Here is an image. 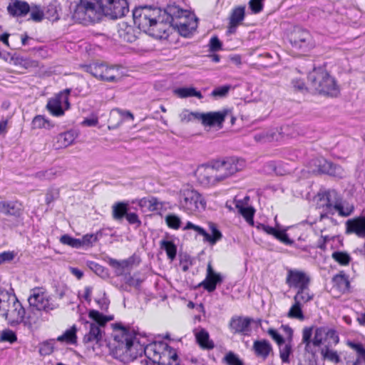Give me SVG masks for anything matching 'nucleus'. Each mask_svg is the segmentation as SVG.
Instances as JSON below:
<instances>
[{
	"label": "nucleus",
	"mask_w": 365,
	"mask_h": 365,
	"mask_svg": "<svg viewBox=\"0 0 365 365\" xmlns=\"http://www.w3.org/2000/svg\"><path fill=\"white\" fill-rule=\"evenodd\" d=\"M56 175V171L53 169L42 170L35 173L34 176L40 180H52Z\"/></svg>",
	"instance_id": "nucleus-58"
},
{
	"label": "nucleus",
	"mask_w": 365,
	"mask_h": 365,
	"mask_svg": "<svg viewBox=\"0 0 365 365\" xmlns=\"http://www.w3.org/2000/svg\"><path fill=\"white\" fill-rule=\"evenodd\" d=\"M222 281V276L213 269L212 264L210 262L207 267L206 277L199 286L202 287L208 292H212L215 290L217 285L221 284Z\"/></svg>",
	"instance_id": "nucleus-15"
},
{
	"label": "nucleus",
	"mask_w": 365,
	"mask_h": 365,
	"mask_svg": "<svg viewBox=\"0 0 365 365\" xmlns=\"http://www.w3.org/2000/svg\"><path fill=\"white\" fill-rule=\"evenodd\" d=\"M128 212V205L124 202H116L113 205V217L115 220H122Z\"/></svg>",
	"instance_id": "nucleus-39"
},
{
	"label": "nucleus",
	"mask_w": 365,
	"mask_h": 365,
	"mask_svg": "<svg viewBox=\"0 0 365 365\" xmlns=\"http://www.w3.org/2000/svg\"><path fill=\"white\" fill-rule=\"evenodd\" d=\"M30 305V311L27 317V322L29 324H36L38 321V317L34 318L32 314H35V311L41 312L44 311L48 313L51 310L57 308L58 305L51 301L47 295L41 292L39 289H34L33 293L28 299Z\"/></svg>",
	"instance_id": "nucleus-4"
},
{
	"label": "nucleus",
	"mask_w": 365,
	"mask_h": 365,
	"mask_svg": "<svg viewBox=\"0 0 365 365\" xmlns=\"http://www.w3.org/2000/svg\"><path fill=\"white\" fill-rule=\"evenodd\" d=\"M180 208L188 214H195L205 209L206 202L196 190L185 187L180 190L179 195Z\"/></svg>",
	"instance_id": "nucleus-5"
},
{
	"label": "nucleus",
	"mask_w": 365,
	"mask_h": 365,
	"mask_svg": "<svg viewBox=\"0 0 365 365\" xmlns=\"http://www.w3.org/2000/svg\"><path fill=\"white\" fill-rule=\"evenodd\" d=\"M155 365H180L176 351L168 345L159 356V361Z\"/></svg>",
	"instance_id": "nucleus-25"
},
{
	"label": "nucleus",
	"mask_w": 365,
	"mask_h": 365,
	"mask_svg": "<svg viewBox=\"0 0 365 365\" xmlns=\"http://www.w3.org/2000/svg\"><path fill=\"white\" fill-rule=\"evenodd\" d=\"M321 354L324 360H328L334 364H338L341 361L340 356L334 350L329 349L328 345L321 349Z\"/></svg>",
	"instance_id": "nucleus-42"
},
{
	"label": "nucleus",
	"mask_w": 365,
	"mask_h": 365,
	"mask_svg": "<svg viewBox=\"0 0 365 365\" xmlns=\"http://www.w3.org/2000/svg\"><path fill=\"white\" fill-rule=\"evenodd\" d=\"M98 235L101 236V233L97 232L96 234L85 235L81 239H80L81 247L83 246L92 245L98 240Z\"/></svg>",
	"instance_id": "nucleus-57"
},
{
	"label": "nucleus",
	"mask_w": 365,
	"mask_h": 365,
	"mask_svg": "<svg viewBox=\"0 0 365 365\" xmlns=\"http://www.w3.org/2000/svg\"><path fill=\"white\" fill-rule=\"evenodd\" d=\"M53 127V125L46 119L43 115H38L34 118L31 123V128L33 129L46 128L50 129Z\"/></svg>",
	"instance_id": "nucleus-43"
},
{
	"label": "nucleus",
	"mask_w": 365,
	"mask_h": 365,
	"mask_svg": "<svg viewBox=\"0 0 365 365\" xmlns=\"http://www.w3.org/2000/svg\"><path fill=\"white\" fill-rule=\"evenodd\" d=\"M326 202L322 206L328 213H336V207L339 202L341 195L335 190H329L324 195Z\"/></svg>",
	"instance_id": "nucleus-24"
},
{
	"label": "nucleus",
	"mask_w": 365,
	"mask_h": 365,
	"mask_svg": "<svg viewBox=\"0 0 365 365\" xmlns=\"http://www.w3.org/2000/svg\"><path fill=\"white\" fill-rule=\"evenodd\" d=\"M230 88L231 86L230 85L217 87L212 91L211 96L213 97L224 98L228 94Z\"/></svg>",
	"instance_id": "nucleus-60"
},
{
	"label": "nucleus",
	"mask_w": 365,
	"mask_h": 365,
	"mask_svg": "<svg viewBox=\"0 0 365 365\" xmlns=\"http://www.w3.org/2000/svg\"><path fill=\"white\" fill-rule=\"evenodd\" d=\"M314 297V294L310 293L309 286L304 288L302 287L297 290V294L294 297V301L299 302L300 304L311 301Z\"/></svg>",
	"instance_id": "nucleus-38"
},
{
	"label": "nucleus",
	"mask_w": 365,
	"mask_h": 365,
	"mask_svg": "<svg viewBox=\"0 0 365 365\" xmlns=\"http://www.w3.org/2000/svg\"><path fill=\"white\" fill-rule=\"evenodd\" d=\"M160 248L164 250L167 254L168 258L173 261L177 255V246L173 241L162 240L160 242Z\"/></svg>",
	"instance_id": "nucleus-35"
},
{
	"label": "nucleus",
	"mask_w": 365,
	"mask_h": 365,
	"mask_svg": "<svg viewBox=\"0 0 365 365\" xmlns=\"http://www.w3.org/2000/svg\"><path fill=\"white\" fill-rule=\"evenodd\" d=\"M257 228L258 230H263L264 232H266L268 235L274 236L275 238H276V235H277V234H279V231L280 230L279 225L278 224H277V227L275 228V227H271L269 225L259 223L257 225Z\"/></svg>",
	"instance_id": "nucleus-59"
},
{
	"label": "nucleus",
	"mask_w": 365,
	"mask_h": 365,
	"mask_svg": "<svg viewBox=\"0 0 365 365\" xmlns=\"http://www.w3.org/2000/svg\"><path fill=\"white\" fill-rule=\"evenodd\" d=\"M314 164L317 168L314 171H317L319 173L339 178H341L343 175V170L341 166L328 161L323 158L314 160Z\"/></svg>",
	"instance_id": "nucleus-13"
},
{
	"label": "nucleus",
	"mask_w": 365,
	"mask_h": 365,
	"mask_svg": "<svg viewBox=\"0 0 365 365\" xmlns=\"http://www.w3.org/2000/svg\"><path fill=\"white\" fill-rule=\"evenodd\" d=\"M88 317L91 319L98 324L99 326L104 327L106 323L113 319V316H105L102 313L95 309H91L88 312Z\"/></svg>",
	"instance_id": "nucleus-36"
},
{
	"label": "nucleus",
	"mask_w": 365,
	"mask_h": 365,
	"mask_svg": "<svg viewBox=\"0 0 365 365\" xmlns=\"http://www.w3.org/2000/svg\"><path fill=\"white\" fill-rule=\"evenodd\" d=\"M112 326L116 332L113 337L118 343V349H122L123 353L129 355L133 359L142 356L144 354L149 361L155 365L159 361L162 350L168 347V344L164 343H153L145 346L137 340L135 334L130 332L129 328L123 327L120 323H115Z\"/></svg>",
	"instance_id": "nucleus-1"
},
{
	"label": "nucleus",
	"mask_w": 365,
	"mask_h": 365,
	"mask_svg": "<svg viewBox=\"0 0 365 365\" xmlns=\"http://www.w3.org/2000/svg\"><path fill=\"white\" fill-rule=\"evenodd\" d=\"M288 41L293 51L299 53L309 51L315 46V42L309 31L296 27L288 35Z\"/></svg>",
	"instance_id": "nucleus-6"
},
{
	"label": "nucleus",
	"mask_w": 365,
	"mask_h": 365,
	"mask_svg": "<svg viewBox=\"0 0 365 365\" xmlns=\"http://www.w3.org/2000/svg\"><path fill=\"white\" fill-rule=\"evenodd\" d=\"M252 350L257 357L265 360L272 351V346L267 339L255 340L253 343Z\"/></svg>",
	"instance_id": "nucleus-26"
},
{
	"label": "nucleus",
	"mask_w": 365,
	"mask_h": 365,
	"mask_svg": "<svg viewBox=\"0 0 365 365\" xmlns=\"http://www.w3.org/2000/svg\"><path fill=\"white\" fill-rule=\"evenodd\" d=\"M88 324V322H87ZM98 324L95 322L89 323V331L83 337L84 343L96 341L98 343L102 338L101 330Z\"/></svg>",
	"instance_id": "nucleus-29"
},
{
	"label": "nucleus",
	"mask_w": 365,
	"mask_h": 365,
	"mask_svg": "<svg viewBox=\"0 0 365 365\" xmlns=\"http://www.w3.org/2000/svg\"><path fill=\"white\" fill-rule=\"evenodd\" d=\"M287 316L289 318L303 320L304 319V316L302 310V304H300L299 302H294V304L291 307L290 309L289 310Z\"/></svg>",
	"instance_id": "nucleus-50"
},
{
	"label": "nucleus",
	"mask_w": 365,
	"mask_h": 365,
	"mask_svg": "<svg viewBox=\"0 0 365 365\" xmlns=\"http://www.w3.org/2000/svg\"><path fill=\"white\" fill-rule=\"evenodd\" d=\"M185 15H190V11L186 9H181L175 3L168 4L165 9L162 11V16H163V23L167 24L168 31L173 25L180 20Z\"/></svg>",
	"instance_id": "nucleus-12"
},
{
	"label": "nucleus",
	"mask_w": 365,
	"mask_h": 365,
	"mask_svg": "<svg viewBox=\"0 0 365 365\" xmlns=\"http://www.w3.org/2000/svg\"><path fill=\"white\" fill-rule=\"evenodd\" d=\"M235 207L239 213L242 215L246 222L251 226L254 225V215L255 210L252 207H246L242 200H235Z\"/></svg>",
	"instance_id": "nucleus-28"
},
{
	"label": "nucleus",
	"mask_w": 365,
	"mask_h": 365,
	"mask_svg": "<svg viewBox=\"0 0 365 365\" xmlns=\"http://www.w3.org/2000/svg\"><path fill=\"white\" fill-rule=\"evenodd\" d=\"M1 341L14 343L17 340L16 334L9 329L4 330L1 334Z\"/></svg>",
	"instance_id": "nucleus-62"
},
{
	"label": "nucleus",
	"mask_w": 365,
	"mask_h": 365,
	"mask_svg": "<svg viewBox=\"0 0 365 365\" xmlns=\"http://www.w3.org/2000/svg\"><path fill=\"white\" fill-rule=\"evenodd\" d=\"M108 263L110 267L115 269V272L117 275H120L123 274L124 269L130 266V264H131V261L130 259L118 261L113 258H109L108 260Z\"/></svg>",
	"instance_id": "nucleus-41"
},
{
	"label": "nucleus",
	"mask_w": 365,
	"mask_h": 365,
	"mask_svg": "<svg viewBox=\"0 0 365 365\" xmlns=\"http://www.w3.org/2000/svg\"><path fill=\"white\" fill-rule=\"evenodd\" d=\"M245 6H238L232 10L230 17V24L232 26H237L245 18Z\"/></svg>",
	"instance_id": "nucleus-40"
},
{
	"label": "nucleus",
	"mask_w": 365,
	"mask_h": 365,
	"mask_svg": "<svg viewBox=\"0 0 365 365\" xmlns=\"http://www.w3.org/2000/svg\"><path fill=\"white\" fill-rule=\"evenodd\" d=\"M254 139L257 142L266 143L273 139V135L267 131H262L254 135Z\"/></svg>",
	"instance_id": "nucleus-63"
},
{
	"label": "nucleus",
	"mask_w": 365,
	"mask_h": 365,
	"mask_svg": "<svg viewBox=\"0 0 365 365\" xmlns=\"http://www.w3.org/2000/svg\"><path fill=\"white\" fill-rule=\"evenodd\" d=\"M30 9V5L25 1L11 0L7 6V11L14 17H23L29 13Z\"/></svg>",
	"instance_id": "nucleus-22"
},
{
	"label": "nucleus",
	"mask_w": 365,
	"mask_h": 365,
	"mask_svg": "<svg viewBox=\"0 0 365 365\" xmlns=\"http://www.w3.org/2000/svg\"><path fill=\"white\" fill-rule=\"evenodd\" d=\"M332 258L341 265H348L351 261L350 255L346 252L336 251L331 255Z\"/></svg>",
	"instance_id": "nucleus-48"
},
{
	"label": "nucleus",
	"mask_w": 365,
	"mask_h": 365,
	"mask_svg": "<svg viewBox=\"0 0 365 365\" xmlns=\"http://www.w3.org/2000/svg\"><path fill=\"white\" fill-rule=\"evenodd\" d=\"M346 233L355 234L359 237H365V215L346 222Z\"/></svg>",
	"instance_id": "nucleus-20"
},
{
	"label": "nucleus",
	"mask_w": 365,
	"mask_h": 365,
	"mask_svg": "<svg viewBox=\"0 0 365 365\" xmlns=\"http://www.w3.org/2000/svg\"><path fill=\"white\" fill-rule=\"evenodd\" d=\"M16 297L14 294H11L8 291L0 289V312L1 315L4 317H7L9 309L16 301Z\"/></svg>",
	"instance_id": "nucleus-27"
},
{
	"label": "nucleus",
	"mask_w": 365,
	"mask_h": 365,
	"mask_svg": "<svg viewBox=\"0 0 365 365\" xmlns=\"http://www.w3.org/2000/svg\"><path fill=\"white\" fill-rule=\"evenodd\" d=\"M165 222L169 227L175 230L179 229L181 225L180 218L174 214L168 215L165 217Z\"/></svg>",
	"instance_id": "nucleus-54"
},
{
	"label": "nucleus",
	"mask_w": 365,
	"mask_h": 365,
	"mask_svg": "<svg viewBox=\"0 0 365 365\" xmlns=\"http://www.w3.org/2000/svg\"><path fill=\"white\" fill-rule=\"evenodd\" d=\"M200 112H190L187 110H184L180 116L181 121L187 123L193 120H200Z\"/></svg>",
	"instance_id": "nucleus-55"
},
{
	"label": "nucleus",
	"mask_w": 365,
	"mask_h": 365,
	"mask_svg": "<svg viewBox=\"0 0 365 365\" xmlns=\"http://www.w3.org/2000/svg\"><path fill=\"white\" fill-rule=\"evenodd\" d=\"M75 140V135L73 131H67L59 134L57 137V141L60 144V147L66 148Z\"/></svg>",
	"instance_id": "nucleus-46"
},
{
	"label": "nucleus",
	"mask_w": 365,
	"mask_h": 365,
	"mask_svg": "<svg viewBox=\"0 0 365 365\" xmlns=\"http://www.w3.org/2000/svg\"><path fill=\"white\" fill-rule=\"evenodd\" d=\"M252 319L241 316H234L229 323V328L232 334H240L248 335L250 329V324Z\"/></svg>",
	"instance_id": "nucleus-14"
},
{
	"label": "nucleus",
	"mask_w": 365,
	"mask_h": 365,
	"mask_svg": "<svg viewBox=\"0 0 365 365\" xmlns=\"http://www.w3.org/2000/svg\"><path fill=\"white\" fill-rule=\"evenodd\" d=\"M245 166V162L243 159L234 157L228 158L224 160L215 161V167L223 178V180L235 173L242 170Z\"/></svg>",
	"instance_id": "nucleus-8"
},
{
	"label": "nucleus",
	"mask_w": 365,
	"mask_h": 365,
	"mask_svg": "<svg viewBox=\"0 0 365 365\" xmlns=\"http://www.w3.org/2000/svg\"><path fill=\"white\" fill-rule=\"evenodd\" d=\"M230 110L224 109L217 112L201 113L200 121L204 125L214 126L215 125L222 127L225 118L229 115Z\"/></svg>",
	"instance_id": "nucleus-16"
},
{
	"label": "nucleus",
	"mask_w": 365,
	"mask_h": 365,
	"mask_svg": "<svg viewBox=\"0 0 365 365\" xmlns=\"http://www.w3.org/2000/svg\"><path fill=\"white\" fill-rule=\"evenodd\" d=\"M332 282L340 291L346 292L349 289V277L343 271L333 277Z\"/></svg>",
	"instance_id": "nucleus-31"
},
{
	"label": "nucleus",
	"mask_w": 365,
	"mask_h": 365,
	"mask_svg": "<svg viewBox=\"0 0 365 365\" xmlns=\"http://www.w3.org/2000/svg\"><path fill=\"white\" fill-rule=\"evenodd\" d=\"M60 242L63 244L68 245L73 248H80L81 247V243L80 242V239H76L71 237L68 235H63L60 238Z\"/></svg>",
	"instance_id": "nucleus-51"
},
{
	"label": "nucleus",
	"mask_w": 365,
	"mask_h": 365,
	"mask_svg": "<svg viewBox=\"0 0 365 365\" xmlns=\"http://www.w3.org/2000/svg\"><path fill=\"white\" fill-rule=\"evenodd\" d=\"M197 342L200 346L204 349H212L215 347L214 342L210 339L209 333L204 329H202L195 334Z\"/></svg>",
	"instance_id": "nucleus-30"
},
{
	"label": "nucleus",
	"mask_w": 365,
	"mask_h": 365,
	"mask_svg": "<svg viewBox=\"0 0 365 365\" xmlns=\"http://www.w3.org/2000/svg\"><path fill=\"white\" fill-rule=\"evenodd\" d=\"M115 113H117L120 116V120L118 122L116 125H109V129H115L119 127L120 125L123 123L124 118H129L130 120L134 119L133 113L129 110H123L120 108H115L112 110L111 115H113Z\"/></svg>",
	"instance_id": "nucleus-47"
},
{
	"label": "nucleus",
	"mask_w": 365,
	"mask_h": 365,
	"mask_svg": "<svg viewBox=\"0 0 365 365\" xmlns=\"http://www.w3.org/2000/svg\"><path fill=\"white\" fill-rule=\"evenodd\" d=\"M30 8V19L35 22H41L45 17L41 5L32 4Z\"/></svg>",
	"instance_id": "nucleus-45"
},
{
	"label": "nucleus",
	"mask_w": 365,
	"mask_h": 365,
	"mask_svg": "<svg viewBox=\"0 0 365 365\" xmlns=\"http://www.w3.org/2000/svg\"><path fill=\"white\" fill-rule=\"evenodd\" d=\"M355 207L352 203L343 200L342 197L339 200V202L336 207V212L339 216L342 217H347L353 214Z\"/></svg>",
	"instance_id": "nucleus-32"
},
{
	"label": "nucleus",
	"mask_w": 365,
	"mask_h": 365,
	"mask_svg": "<svg viewBox=\"0 0 365 365\" xmlns=\"http://www.w3.org/2000/svg\"><path fill=\"white\" fill-rule=\"evenodd\" d=\"M11 308H12V310L9 309L7 317H4L8 320L9 324L11 326H16L23 322L25 318L26 312L17 298L16 299V301L14 302V304L11 305Z\"/></svg>",
	"instance_id": "nucleus-19"
},
{
	"label": "nucleus",
	"mask_w": 365,
	"mask_h": 365,
	"mask_svg": "<svg viewBox=\"0 0 365 365\" xmlns=\"http://www.w3.org/2000/svg\"><path fill=\"white\" fill-rule=\"evenodd\" d=\"M70 93L71 89L66 88L48 100L46 108L53 115L61 116L64 115V110L69 109L68 96Z\"/></svg>",
	"instance_id": "nucleus-7"
},
{
	"label": "nucleus",
	"mask_w": 365,
	"mask_h": 365,
	"mask_svg": "<svg viewBox=\"0 0 365 365\" xmlns=\"http://www.w3.org/2000/svg\"><path fill=\"white\" fill-rule=\"evenodd\" d=\"M287 230H279V234L276 235V239L282 242V243L287 245H292L294 244V240H291L288 235L286 233Z\"/></svg>",
	"instance_id": "nucleus-64"
},
{
	"label": "nucleus",
	"mask_w": 365,
	"mask_h": 365,
	"mask_svg": "<svg viewBox=\"0 0 365 365\" xmlns=\"http://www.w3.org/2000/svg\"><path fill=\"white\" fill-rule=\"evenodd\" d=\"M292 341H288L287 343L284 342L278 345L279 349V356L283 363L289 362V356L292 352V347L291 344Z\"/></svg>",
	"instance_id": "nucleus-44"
},
{
	"label": "nucleus",
	"mask_w": 365,
	"mask_h": 365,
	"mask_svg": "<svg viewBox=\"0 0 365 365\" xmlns=\"http://www.w3.org/2000/svg\"><path fill=\"white\" fill-rule=\"evenodd\" d=\"M0 213L19 218L23 214V207L16 201H0Z\"/></svg>",
	"instance_id": "nucleus-23"
},
{
	"label": "nucleus",
	"mask_w": 365,
	"mask_h": 365,
	"mask_svg": "<svg viewBox=\"0 0 365 365\" xmlns=\"http://www.w3.org/2000/svg\"><path fill=\"white\" fill-rule=\"evenodd\" d=\"M308 80L311 86L320 94L336 97L339 93L336 81L323 68H314L308 74Z\"/></svg>",
	"instance_id": "nucleus-3"
},
{
	"label": "nucleus",
	"mask_w": 365,
	"mask_h": 365,
	"mask_svg": "<svg viewBox=\"0 0 365 365\" xmlns=\"http://www.w3.org/2000/svg\"><path fill=\"white\" fill-rule=\"evenodd\" d=\"M326 341L325 328L319 327L315 330L314 336L312 340V344L314 346H319Z\"/></svg>",
	"instance_id": "nucleus-53"
},
{
	"label": "nucleus",
	"mask_w": 365,
	"mask_h": 365,
	"mask_svg": "<svg viewBox=\"0 0 365 365\" xmlns=\"http://www.w3.org/2000/svg\"><path fill=\"white\" fill-rule=\"evenodd\" d=\"M197 26V19H193L192 15H185L180 20L177 21L172 27L177 29L182 36H188Z\"/></svg>",
	"instance_id": "nucleus-18"
},
{
	"label": "nucleus",
	"mask_w": 365,
	"mask_h": 365,
	"mask_svg": "<svg viewBox=\"0 0 365 365\" xmlns=\"http://www.w3.org/2000/svg\"><path fill=\"white\" fill-rule=\"evenodd\" d=\"M76 331V327L73 325L70 329L66 330L62 335L58 336L56 341L65 342L68 344H75L77 341Z\"/></svg>",
	"instance_id": "nucleus-34"
},
{
	"label": "nucleus",
	"mask_w": 365,
	"mask_h": 365,
	"mask_svg": "<svg viewBox=\"0 0 365 365\" xmlns=\"http://www.w3.org/2000/svg\"><path fill=\"white\" fill-rule=\"evenodd\" d=\"M85 71L90 73L91 76L100 81H113V76H103V71H107V73L110 70H107V64L105 63H93L88 65L83 66Z\"/></svg>",
	"instance_id": "nucleus-21"
},
{
	"label": "nucleus",
	"mask_w": 365,
	"mask_h": 365,
	"mask_svg": "<svg viewBox=\"0 0 365 365\" xmlns=\"http://www.w3.org/2000/svg\"><path fill=\"white\" fill-rule=\"evenodd\" d=\"M175 93L180 98H182L188 97H196L198 99H202L203 98L202 93L193 87L179 88L175 91Z\"/></svg>",
	"instance_id": "nucleus-37"
},
{
	"label": "nucleus",
	"mask_w": 365,
	"mask_h": 365,
	"mask_svg": "<svg viewBox=\"0 0 365 365\" xmlns=\"http://www.w3.org/2000/svg\"><path fill=\"white\" fill-rule=\"evenodd\" d=\"M59 10V3L56 0L52 1L46 8L45 17L51 21H58L60 19Z\"/></svg>",
	"instance_id": "nucleus-33"
},
{
	"label": "nucleus",
	"mask_w": 365,
	"mask_h": 365,
	"mask_svg": "<svg viewBox=\"0 0 365 365\" xmlns=\"http://www.w3.org/2000/svg\"><path fill=\"white\" fill-rule=\"evenodd\" d=\"M54 344L55 339H50L41 343L39 347L40 354L42 356L51 354L53 351Z\"/></svg>",
	"instance_id": "nucleus-52"
},
{
	"label": "nucleus",
	"mask_w": 365,
	"mask_h": 365,
	"mask_svg": "<svg viewBox=\"0 0 365 365\" xmlns=\"http://www.w3.org/2000/svg\"><path fill=\"white\" fill-rule=\"evenodd\" d=\"M196 173L202 183L215 185L223 180V178L215 167V161L212 164L202 165L197 169Z\"/></svg>",
	"instance_id": "nucleus-11"
},
{
	"label": "nucleus",
	"mask_w": 365,
	"mask_h": 365,
	"mask_svg": "<svg viewBox=\"0 0 365 365\" xmlns=\"http://www.w3.org/2000/svg\"><path fill=\"white\" fill-rule=\"evenodd\" d=\"M101 1V0H81L78 9L83 10L91 22H98L105 16V4Z\"/></svg>",
	"instance_id": "nucleus-9"
},
{
	"label": "nucleus",
	"mask_w": 365,
	"mask_h": 365,
	"mask_svg": "<svg viewBox=\"0 0 365 365\" xmlns=\"http://www.w3.org/2000/svg\"><path fill=\"white\" fill-rule=\"evenodd\" d=\"M223 360L227 365H244L240 357L232 351L227 353Z\"/></svg>",
	"instance_id": "nucleus-56"
},
{
	"label": "nucleus",
	"mask_w": 365,
	"mask_h": 365,
	"mask_svg": "<svg viewBox=\"0 0 365 365\" xmlns=\"http://www.w3.org/2000/svg\"><path fill=\"white\" fill-rule=\"evenodd\" d=\"M135 25L143 32L155 38H163L168 36V26L163 23L162 10L157 7L139 6L133 11Z\"/></svg>",
	"instance_id": "nucleus-2"
},
{
	"label": "nucleus",
	"mask_w": 365,
	"mask_h": 365,
	"mask_svg": "<svg viewBox=\"0 0 365 365\" xmlns=\"http://www.w3.org/2000/svg\"><path fill=\"white\" fill-rule=\"evenodd\" d=\"M105 4V16L111 19L122 18L129 12V6L127 0H101Z\"/></svg>",
	"instance_id": "nucleus-10"
},
{
	"label": "nucleus",
	"mask_w": 365,
	"mask_h": 365,
	"mask_svg": "<svg viewBox=\"0 0 365 365\" xmlns=\"http://www.w3.org/2000/svg\"><path fill=\"white\" fill-rule=\"evenodd\" d=\"M210 229L211 230L212 235L209 234V237H206V242H208L210 245H213L217 241L221 240L222 235L214 223H210Z\"/></svg>",
	"instance_id": "nucleus-49"
},
{
	"label": "nucleus",
	"mask_w": 365,
	"mask_h": 365,
	"mask_svg": "<svg viewBox=\"0 0 365 365\" xmlns=\"http://www.w3.org/2000/svg\"><path fill=\"white\" fill-rule=\"evenodd\" d=\"M286 283L289 287H294L299 289L309 286L310 278L302 271L290 269L287 273Z\"/></svg>",
	"instance_id": "nucleus-17"
},
{
	"label": "nucleus",
	"mask_w": 365,
	"mask_h": 365,
	"mask_svg": "<svg viewBox=\"0 0 365 365\" xmlns=\"http://www.w3.org/2000/svg\"><path fill=\"white\" fill-rule=\"evenodd\" d=\"M59 197V190L58 189L51 187L48 189L46 194V203L49 205L51 202H53L55 200L58 199Z\"/></svg>",
	"instance_id": "nucleus-61"
}]
</instances>
